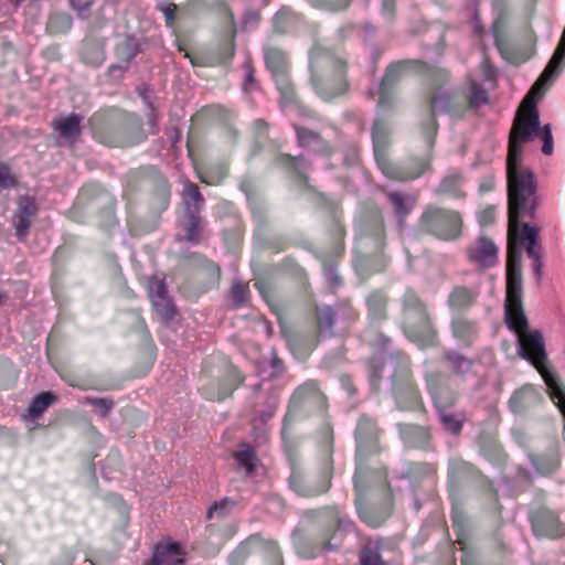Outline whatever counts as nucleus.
Here are the masks:
<instances>
[{
    "label": "nucleus",
    "instance_id": "f257e3e1",
    "mask_svg": "<svg viewBox=\"0 0 565 565\" xmlns=\"http://www.w3.org/2000/svg\"><path fill=\"white\" fill-rule=\"evenodd\" d=\"M379 429L375 423L366 417L361 416L355 430L356 439V470L354 475L355 487V505L360 518L370 526L377 527L382 524V520L371 515L363 508V500L369 490L382 489L386 484V475L384 472H370L365 468V457L367 454L376 451Z\"/></svg>",
    "mask_w": 565,
    "mask_h": 565
},
{
    "label": "nucleus",
    "instance_id": "f03ea898",
    "mask_svg": "<svg viewBox=\"0 0 565 565\" xmlns=\"http://www.w3.org/2000/svg\"><path fill=\"white\" fill-rule=\"evenodd\" d=\"M310 83L316 93L330 100L345 93V61L333 51L316 44L309 52Z\"/></svg>",
    "mask_w": 565,
    "mask_h": 565
},
{
    "label": "nucleus",
    "instance_id": "7ed1b4c3",
    "mask_svg": "<svg viewBox=\"0 0 565 565\" xmlns=\"http://www.w3.org/2000/svg\"><path fill=\"white\" fill-rule=\"evenodd\" d=\"M385 245V230L377 207L361 209L355 220L353 265L358 271L370 267L371 259L381 255Z\"/></svg>",
    "mask_w": 565,
    "mask_h": 565
},
{
    "label": "nucleus",
    "instance_id": "20e7f679",
    "mask_svg": "<svg viewBox=\"0 0 565 565\" xmlns=\"http://www.w3.org/2000/svg\"><path fill=\"white\" fill-rule=\"evenodd\" d=\"M402 311L404 333L409 341L420 349L438 344V332L427 307L413 290L404 294Z\"/></svg>",
    "mask_w": 565,
    "mask_h": 565
},
{
    "label": "nucleus",
    "instance_id": "39448f33",
    "mask_svg": "<svg viewBox=\"0 0 565 565\" xmlns=\"http://www.w3.org/2000/svg\"><path fill=\"white\" fill-rule=\"evenodd\" d=\"M422 231L443 241H455L461 235L462 218L459 212L428 205L419 220Z\"/></svg>",
    "mask_w": 565,
    "mask_h": 565
},
{
    "label": "nucleus",
    "instance_id": "423d86ee",
    "mask_svg": "<svg viewBox=\"0 0 565 565\" xmlns=\"http://www.w3.org/2000/svg\"><path fill=\"white\" fill-rule=\"evenodd\" d=\"M326 406V398L320 392L317 382L308 381L299 386L292 394L287 414L284 418L281 437L286 441L289 425L296 419L298 413L303 411L310 413L312 411H322Z\"/></svg>",
    "mask_w": 565,
    "mask_h": 565
},
{
    "label": "nucleus",
    "instance_id": "0eeeda50",
    "mask_svg": "<svg viewBox=\"0 0 565 565\" xmlns=\"http://www.w3.org/2000/svg\"><path fill=\"white\" fill-rule=\"evenodd\" d=\"M387 143H374V156L379 168L390 179L408 181L419 178L427 169L426 159H412L407 166H397L386 157Z\"/></svg>",
    "mask_w": 565,
    "mask_h": 565
},
{
    "label": "nucleus",
    "instance_id": "6e6552de",
    "mask_svg": "<svg viewBox=\"0 0 565 565\" xmlns=\"http://www.w3.org/2000/svg\"><path fill=\"white\" fill-rule=\"evenodd\" d=\"M407 62L392 63L385 72L384 77L376 84L375 88H371V95H379L377 107L386 109L394 103L395 85L407 70Z\"/></svg>",
    "mask_w": 565,
    "mask_h": 565
},
{
    "label": "nucleus",
    "instance_id": "1a4fd4ad",
    "mask_svg": "<svg viewBox=\"0 0 565 565\" xmlns=\"http://www.w3.org/2000/svg\"><path fill=\"white\" fill-rule=\"evenodd\" d=\"M452 338L465 348L471 347L479 338V322L463 313H454L450 319Z\"/></svg>",
    "mask_w": 565,
    "mask_h": 565
},
{
    "label": "nucleus",
    "instance_id": "9d476101",
    "mask_svg": "<svg viewBox=\"0 0 565 565\" xmlns=\"http://www.w3.org/2000/svg\"><path fill=\"white\" fill-rule=\"evenodd\" d=\"M147 289L156 312L163 319H171L174 316V307L168 295L164 279L157 276L150 277Z\"/></svg>",
    "mask_w": 565,
    "mask_h": 565
},
{
    "label": "nucleus",
    "instance_id": "9b49d317",
    "mask_svg": "<svg viewBox=\"0 0 565 565\" xmlns=\"http://www.w3.org/2000/svg\"><path fill=\"white\" fill-rule=\"evenodd\" d=\"M326 513L328 516V529L320 544L328 551H334L339 546L341 532L349 531L352 527V523L337 508L327 509Z\"/></svg>",
    "mask_w": 565,
    "mask_h": 565
},
{
    "label": "nucleus",
    "instance_id": "f8f14e48",
    "mask_svg": "<svg viewBox=\"0 0 565 565\" xmlns=\"http://www.w3.org/2000/svg\"><path fill=\"white\" fill-rule=\"evenodd\" d=\"M289 484L298 495L310 498L324 493L330 487V481L327 473L313 481L309 476L295 470L289 478Z\"/></svg>",
    "mask_w": 565,
    "mask_h": 565
},
{
    "label": "nucleus",
    "instance_id": "ddd939ff",
    "mask_svg": "<svg viewBox=\"0 0 565 565\" xmlns=\"http://www.w3.org/2000/svg\"><path fill=\"white\" fill-rule=\"evenodd\" d=\"M470 262L481 268H489L498 262V247L488 237L480 236L468 249Z\"/></svg>",
    "mask_w": 565,
    "mask_h": 565
},
{
    "label": "nucleus",
    "instance_id": "4468645a",
    "mask_svg": "<svg viewBox=\"0 0 565 565\" xmlns=\"http://www.w3.org/2000/svg\"><path fill=\"white\" fill-rule=\"evenodd\" d=\"M35 201L31 196H20L18 207L13 215V227L19 241H23L29 233L32 223V216L36 213Z\"/></svg>",
    "mask_w": 565,
    "mask_h": 565
},
{
    "label": "nucleus",
    "instance_id": "2eb2a0df",
    "mask_svg": "<svg viewBox=\"0 0 565 565\" xmlns=\"http://www.w3.org/2000/svg\"><path fill=\"white\" fill-rule=\"evenodd\" d=\"M235 54L234 36L226 39L216 49H213L201 56V62L198 65L202 66H218L227 65L231 63ZM193 65H196L194 60H191Z\"/></svg>",
    "mask_w": 565,
    "mask_h": 565
},
{
    "label": "nucleus",
    "instance_id": "dca6fc26",
    "mask_svg": "<svg viewBox=\"0 0 565 565\" xmlns=\"http://www.w3.org/2000/svg\"><path fill=\"white\" fill-rule=\"evenodd\" d=\"M426 382L434 404L436 405V399L438 398L444 402L446 409H451L456 402L457 395L445 383L444 376L439 373H430L426 375Z\"/></svg>",
    "mask_w": 565,
    "mask_h": 565
},
{
    "label": "nucleus",
    "instance_id": "f3484780",
    "mask_svg": "<svg viewBox=\"0 0 565 565\" xmlns=\"http://www.w3.org/2000/svg\"><path fill=\"white\" fill-rule=\"evenodd\" d=\"M477 298V291L465 286H456L448 295L447 306L452 315L463 313L476 303Z\"/></svg>",
    "mask_w": 565,
    "mask_h": 565
},
{
    "label": "nucleus",
    "instance_id": "a211bd4d",
    "mask_svg": "<svg viewBox=\"0 0 565 565\" xmlns=\"http://www.w3.org/2000/svg\"><path fill=\"white\" fill-rule=\"evenodd\" d=\"M263 53L266 67L273 77L288 73V55L281 47L268 44L264 46Z\"/></svg>",
    "mask_w": 565,
    "mask_h": 565
},
{
    "label": "nucleus",
    "instance_id": "6ab92c4d",
    "mask_svg": "<svg viewBox=\"0 0 565 565\" xmlns=\"http://www.w3.org/2000/svg\"><path fill=\"white\" fill-rule=\"evenodd\" d=\"M84 117L81 114L72 113L67 116H60L52 120L53 129L66 141L74 140L82 132V121Z\"/></svg>",
    "mask_w": 565,
    "mask_h": 565
},
{
    "label": "nucleus",
    "instance_id": "aec40b11",
    "mask_svg": "<svg viewBox=\"0 0 565 565\" xmlns=\"http://www.w3.org/2000/svg\"><path fill=\"white\" fill-rule=\"evenodd\" d=\"M540 399L539 390L534 385L527 384L514 392L509 401V407L514 414H520L536 405Z\"/></svg>",
    "mask_w": 565,
    "mask_h": 565
},
{
    "label": "nucleus",
    "instance_id": "412c9836",
    "mask_svg": "<svg viewBox=\"0 0 565 565\" xmlns=\"http://www.w3.org/2000/svg\"><path fill=\"white\" fill-rule=\"evenodd\" d=\"M386 198L399 224L417 204L416 195L401 191H388Z\"/></svg>",
    "mask_w": 565,
    "mask_h": 565
},
{
    "label": "nucleus",
    "instance_id": "4be33fe9",
    "mask_svg": "<svg viewBox=\"0 0 565 565\" xmlns=\"http://www.w3.org/2000/svg\"><path fill=\"white\" fill-rule=\"evenodd\" d=\"M529 458L541 475H551L555 472L561 463L559 447L557 443H553L543 455H529Z\"/></svg>",
    "mask_w": 565,
    "mask_h": 565
},
{
    "label": "nucleus",
    "instance_id": "5701e85b",
    "mask_svg": "<svg viewBox=\"0 0 565 565\" xmlns=\"http://www.w3.org/2000/svg\"><path fill=\"white\" fill-rule=\"evenodd\" d=\"M534 530L551 539L565 534V526L559 522L557 513L550 510L534 523Z\"/></svg>",
    "mask_w": 565,
    "mask_h": 565
},
{
    "label": "nucleus",
    "instance_id": "b1692460",
    "mask_svg": "<svg viewBox=\"0 0 565 565\" xmlns=\"http://www.w3.org/2000/svg\"><path fill=\"white\" fill-rule=\"evenodd\" d=\"M276 88L279 92V106L281 109L296 107L298 105L297 94L289 78V73L273 77Z\"/></svg>",
    "mask_w": 565,
    "mask_h": 565
},
{
    "label": "nucleus",
    "instance_id": "393cba45",
    "mask_svg": "<svg viewBox=\"0 0 565 565\" xmlns=\"http://www.w3.org/2000/svg\"><path fill=\"white\" fill-rule=\"evenodd\" d=\"M299 23L300 17L288 7H282L273 19L274 30L281 34L292 32Z\"/></svg>",
    "mask_w": 565,
    "mask_h": 565
},
{
    "label": "nucleus",
    "instance_id": "a878e982",
    "mask_svg": "<svg viewBox=\"0 0 565 565\" xmlns=\"http://www.w3.org/2000/svg\"><path fill=\"white\" fill-rule=\"evenodd\" d=\"M436 409L445 429L452 434L460 433L465 420V416L461 413H455L451 409H446L444 402L438 398L436 399Z\"/></svg>",
    "mask_w": 565,
    "mask_h": 565
},
{
    "label": "nucleus",
    "instance_id": "bb28decb",
    "mask_svg": "<svg viewBox=\"0 0 565 565\" xmlns=\"http://www.w3.org/2000/svg\"><path fill=\"white\" fill-rule=\"evenodd\" d=\"M462 177L459 172L452 171L448 173L440 182L437 192L448 194L455 198H462L463 192L461 191Z\"/></svg>",
    "mask_w": 565,
    "mask_h": 565
},
{
    "label": "nucleus",
    "instance_id": "cd10ccee",
    "mask_svg": "<svg viewBox=\"0 0 565 565\" xmlns=\"http://www.w3.org/2000/svg\"><path fill=\"white\" fill-rule=\"evenodd\" d=\"M370 319L377 322L385 318L386 297L381 291H375L366 299Z\"/></svg>",
    "mask_w": 565,
    "mask_h": 565
},
{
    "label": "nucleus",
    "instance_id": "c85d7f7f",
    "mask_svg": "<svg viewBox=\"0 0 565 565\" xmlns=\"http://www.w3.org/2000/svg\"><path fill=\"white\" fill-rule=\"evenodd\" d=\"M55 395L50 392L36 395L29 405V415L33 419L38 418L55 402Z\"/></svg>",
    "mask_w": 565,
    "mask_h": 565
},
{
    "label": "nucleus",
    "instance_id": "c756f323",
    "mask_svg": "<svg viewBox=\"0 0 565 565\" xmlns=\"http://www.w3.org/2000/svg\"><path fill=\"white\" fill-rule=\"evenodd\" d=\"M235 459L238 466L246 470L247 475H250L258 463L254 449L246 444L242 445L241 449L235 452Z\"/></svg>",
    "mask_w": 565,
    "mask_h": 565
},
{
    "label": "nucleus",
    "instance_id": "7c9ffc66",
    "mask_svg": "<svg viewBox=\"0 0 565 565\" xmlns=\"http://www.w3.org/2000/svg\"><path fill=\"white\" fill-rule=\"evenodd\" d=\"M467 98L469 107L472 109H478L480 106L489 103L488 92L475 79H471L469 83V93Z\"/></svg>",
    "mask_w": 565,
    "mask_h": 565
},
{
    "label": "nucleus",
    "instance_id": "2f4dec72",
    "mask_svg": "<svg viewBox=\"0 0 565 565\" xmlns=\"http://www.w3.org/2000/svg\"><path fill=\"white\" fill-rule=\"evenodd\" d=\"M431 108L435 115L438 114H455L452 109V96L451 94L439 89L431 100Z\"/></svg>",
    "mask_w": 565,
    "mask_h": 565
},
{
    "label": "nucleus",
    "instance_id": "473e14b6",
    "mask_svg": "<svg viewBox=\"0 0 565 565\" xmlns=\"http://www.w3.org/2000/svg\"><path fill=\"white\" fill-rule=\"evenodd\" d=\"M445 358L456 374L465 375L471 370L472 361L458 352H448Z\"/></svg>",
    "mask_w": 565,
    "mask_h": 565
},
{
    "label": "nucleus",
    "instance_id": "72a5a7b5",
    "mask_svg": "<svg viewBox=\"0 0 565 565\" xmlns=\"http://www.w3.org/2000/svg\"><path fill=\"white\" fill-rule=\"evenodd\" d=\"M198 210H191V206L186 207L188 223L185 226V237L189 242L196 243L199 241V227L200 217L198 216Z\"/></svg>",
    "mask_w": 565,
    "mask_h": 565
},
{
    "label": "nucleus",
    "instance_id": "f704fd0d",
    "mask_svg": "<svg viewBox=\"0 0 565 565\" xmlns=\"http://www.w3.org/2000/svg\"><path fill=\"white\" fill-rule=\"evenodd\" d=\"M392 125L382 118L374 120L372 126V141H384L392 136Z\"/></svg>",
    "mask_w": 565,
    "mask_h": 565
},
{
    "label": "nucleus",
    "instance_id": "c9c22d12",
    "mask_svg": "<svg viewBox=\"0 0 565 565\" xmlns=\"http://www.w3.org/2000/svg\"><path fill=\"white\" fill-rule=\"evenodd\" d=\"M360 565H387L376 546L366 545L360 554Z\"/></svg>",
    "mask_w": 565,
    "mask_h": 565
},
{
    "label": "nucleus",
    "instance_id": "e433bc0d",
    "mask_svg": "<svg viewBox=\"0 0 565 565\" xmlns=\"http://www.w3.org/2000/svg\"><path fill=\"white\" fill-rule=\"evenodd\" d=\"M183 200L185 202L186 207L190 206L189 201L193 202V206H191L192 211H195V209L199 211V204L203 203V196L200 193L199 188L191 182L184 183Z\"/></svg>",
    "mask_w": 565,
    "mask_h": 565
},
{
    "label": "nucleus",
    "instance_id": "4c0bfd02",
    "mask_svg": "<svg viewBox=\"0 0 565 565\" xmlns=\"http://www.w3.org/2000/svg\"><path fill=\"white\" fill-rule=\"evenodd\" d=\"M312 7L327 10L330 12H338L345 10L351 0H307Z\"/></svg>",
    "mask_w": 565,
    "mask_h": 565
},
{
    "label": "nucleus",
    "instance_id": "58836bf2",
    "mask_svg": "<svg viewBox=\"0 0 565 565\" xmlns=\"http://www.w3.org/2000/svg\"><path fill=\"white\" fill-rule=\"evenodd\" d=\"M334 323V312L331 307H324L318 311V326L320 333H331Z\"/></svg>",
    "mask_w": 565,
    "mask_h": 565
},
{
    "label": "nucleus",
    "instance_id": "ea45409f",
    "mask_svg": "<svg viewBox=\"0 0 565 565\" xmlns=\"http://www.w3.org/2000/svg\"><path fill=\"white\" fill-rule=\"evenodd\" d=\"M288 344L292 353L297 356V359H305L313 349L312 342H306L302 348V339L299 335H292L288 339Z\"/></svg>",
    "mask_w": 565,
    "mask_h": 565
},
{
    "label": "nucleus",
    "instance_id": "a19ab883",
    "mask_svg": "<svg viewBox=\"0 0 565 565\" xmlns=\"http://www.w3.org/2000/svg\"><path fill=\"white\" fill-rule=\"evenodd\" d=\"M85 403L96 407L102 417L107 416L115 406L114 401L106 397H86Z\"/></svg>",
    "mask_w": 565,
    "mask_h": 565
},
{
    "label": "nucleus",
    "instance_id": "79ce46f5",
    "mask_svg": "<svg viewBox=\"0 0 565 565\" xmlns=\"http://www.w3.org/2000/svg\"><path fill=\"white\" fill-rule=\"evenodd\" d=\"M247 287L241 281H234L231 288V299L235 307H241L247 301Z\"/></svg>",
    "mask_w": 565,
    "mask_h": 565
},
{
    "label": "nucleus",
    "instance_id": "37998d69",
    "mask_svg": "<svg viewBox=\"0 0 565 565\" xmlns=\"http://www.w3.org/2000/svg\"><path fill=\"white\" fill-rule=\"evenodd\" d=\"M250 541L242 543L237 548L228 556L230 565H243V563L247 559L250 554L249 545Z\"/></svg>",
    "mask_w": 565,
    "mask_h": 565
},
{
    "label": "nucleus",
    "instance_id": "c03bdc74",
    "mask_svg": "<svg viewBox=\"0 0 565 565\" xmlns=\"http://www.w3.org/2000/svg\"><path fill=\"white\" fill-rule=\"evenodd\" d=\"M282 164L288 169L294 170L299 175H305V171L307 169V163L302 157H291L289 154H284L281 157Z\"/></svg>",
    "mask_w": 565,
    "mask_h": 565
},
{
    "label": "nucleus",
    "instance_id": "a18cd8bd",
    "mask_svg": "<svg viewBox=\"0 0 565 565\" xmlns=\"http://www.w3.org/2000/svg\"><path fill=\"white\" fill-rule=\"evenodd\" d=\"M15 186V178L10 168L0 162V192Z\"/></svg>",
    "mask_w": 565,
    "mask_h": 565
},
{
    "label": "nucleus",
    "instance_id": "49530a36",
    "mask_svg": "<svg viewBox=\"0 0 565 565\" xmlns=\"http://www.w3.org/2000/svg\"><path fill=\"white\" fill-rule=\"evenodd\" d=\"M233 507V501L228 499L221 500L210 508L207 511V519H213L215 515L224 516L231 511Z\"/></svg>",
    "mask_w": 565,
    "mask_h": 565
},
{
    "label": "nucleus",
    "instance_id": "de8ad7c7",
    "mask_svg": "<svg viewBox=\"0 0 565 565\" xmlns=\"http://www.w3.org/2000/svg\"><path fill=\"white\" fill-rule=\"evenodd\" d=\"M244 67H245V76L243 79V89L245 92L257 90L258 84L254 76V70L252 68V66L249 65L248 62H245Z\"/></svg>",
    "mask_w": 565,
    "mask_h": 565
},
{
    "label": "nucleus",
    "instance_id": "09e8293b",
    "mask_svg": "<svg viewBox=\"0 0 565 565\" xmlns=\"http://www.w3.org/2000/svg\"><path fill=\"white\" fill-rule=\"evenodd\" d=\"M296 134H297V141L299 142H302V141H315L317 139H321L322 136L312 130V129H309L307 127H302V126H296Z\"/></svg>",
    "mask_w": 565,
    "mask_h": 565
},
{
    "label": "nucleus",
    "instance_id": "8fccbe9b",
    "mask_svg": "<svg viewBox=\"0 0 565 565\" xmlns=\"http://www.w3.org/2000/svg\"><path fill=\"white\" fill-rule=\"evenodd\" d=\"M252 129L256 139L271 138L269 135V125L263 119H256L253 122Z\"/></svg>",
    "mask_w": 565,
    "mask_h": 565
},
{
    "label": "nucleus",
    "instance_id": "3c124183",
    "mask_svg": "<svg viewBox=\"0 0 565 565\" xmlns=\"http://www.w3.org/2000/svg\"><path fill=\"white\" fill-rule=\"evenodd\" d=\"M117 51L118 53L122 51L125 53V60L129 62L135 56H137L140 50L136 42H134L132 40H128L124 43L122 46H119Z\"/></svg>",
    "mask_w": 565,
    "mask_h": 565
},
{
    "label": "nucleus",
    "instance_id": "603ef678",
    "mask_svg": "<svg viewBox=\"0 0 565 565\" xmlns=\"http://www.w3.org/2000/svg\"><path fill=\"white\" fill-rule=\"evenodd\" d=\"M511 435L513 440L522 448H526L529 446V436L526 430L521 426H514L511 429Z\"/></svg>",
    "mask_w": 565,
    "mask_h": 565
},
{
    "label": "nucleus",
    "instance_id": "864d4df0",
    "mask_svg": "<svg viewBox=\"0 0 565 565\" xmlns=\"http://www.w3.org/2000/svg\"><path fill=\"white\" fill-rule=\"evenodd\" d=\"M495 218V206L488 205L478 213L479 223L482 226L493 223Z\"/></svg>",
    "mask_w": 565,
    "mask_h": 565
},
{
    "label": "nucleus",
    "instance_id": "5fc2aeb1",
    "mask_svg": "<svg viewBox=\"0 0 565 565\" xmlns=\"http://www.w3.org/2000/svg\"><path fill=\"white\" fill-rule=\"evenodd\" d=\"M258 21H259L258 12L255 10L247 9L243 15L242 26H243V29L247 30L249 28L256 26Z\"/></svg>",
    "mask_w": 565,
    "mask_h": 565
},
{
    "label": "nucleus",
    "instance_id": "6e6d98bb",
    "mask_svg": "<svg viewBox=\"0 0 565 565\" xmlns=\"http://www.w3.org/2000/svg\"><path fill=\"white\" fill-rule=\"evenodd\" d=\"M156 8L163 13L167 24L171 26L175 18V6L170 3H158Z\"/></svg>",
    "mask_w": 565,
    "mask_h": 565
},
{
    "label": "nucleus",
    "instance_id": "4d7b16f0",
    "mask_svg": "<svg viewBox=\"0 0 565 565\" xmlns=\"http://www.w3.org/2000/svg\"><path fill=\"white\" fill-rule=\"evenodd\" d=\"M138 95L139 97L141 98V100L143 102L147 110H151V111H156L157 110V105L154 104V102L151 99V97L148 95V90L146 87L141 88V87H138Z\"/></svg>",
    "mask_w": 565,
    "mask_h": 565
},
{
    "label": "nucleus",
    "instance_id": "13d9d810",
    "mask_svg": "<svg viewBox=\"0 0 565 565\" xmlns=\"http://www.w3.org/2000/svg\"><path fill=\"white\" fill-rule=\"evenodd\" d=\"M226 177V172L224 170L220 171L217 174L204 175L200 174V180L206 184H215L221 182Z\"/></svg>",
    "mask_w": 565,
    "mask_h": 565
},
{
    "label": "nucleus",
    "instance_id": "bf43d9fd",
    "mask_svg": "<svg viewBox=\"0 0 565 565\" xmlns=\"http://www.w3.org/2000/svg\"><path fill=\"white\" fill-rule=\"evenodd\" d=\"M277 405H278L277 398H271L269 402L268 408L265 412L260 413V420L267 422L269 418H271L275 414Z\"/></svg>",
    "mask_w": 565,
    "mask_h": 565
},
{
    "label": "nucleus",
    "instance_id": "052dcab7",
    "mask_svg": "<svg viewBox=\"0 0 565 565\" xmlns=\"http://www.w3.org/2000/svg\"><path fill=\"white\" fill-rule=\"evenodd\" d=\"M324 275L333 285L340 284V277L332 265L324 266Z\"/></svg>",
    "mask_w": 565,
    "mask_h": 565
},
{
    "label": "nucleus",
    "instance_id": "680f3d73",
    "mask_svg": "<svg viewBox=\"0 0 565 565\" xmlns=\"http://www.w3.org/2000/svg\"><path fill=\"white\" fill-rule=\"evenodd\" d=\"M395 10V1L394 0H383L382 2V14L391 18Z\"/></svg>",
    "mask_w": 565,
    "mask_h": 565
},
{
    "label": "nucleus",
    "instance_id": "e2e57ef3",
    "mask_svg": "<svg viewBox=\"0 0 565 565\" xmlns=\"http://www.w3.org/2000/svg\"><path fill=\"white\" fill-rule=\"evenodd\" d=\"M370 384H371V387L373 390H376L377 388V383H379V380H380V373L377 371V367L375 365H371V370H370Z\"/></svg>",
    "mask_w": 565,
    "mask_h": 565
},
{
    "label": "nucleus",
    "instance_id": "0e129e2a",
    "mask_svg": "<svg viewBox=\"0 0 565 565\" xmlns=\"http://www.w3.org/2000/svg\"><path fill=\"white\" fill-rule=\"evenodd\" d=\"M254 287L259 291V294L262 295V297L264 299H267L268 296H269V290H268V286H267V282L263 281V280H256L254 282Z\"/></svg>",
    "mask_w": 565,
    "mask_h": 565
},
{
    "label": "nucleus",
    "instance_id": "69168bd1",
    "mask_svg": "<svg viewBox=\"0 0 565 565\" xmlns=\"http://www.w3.org/2000/svg\"><path fill=\"white\" fill-rule=\"evenodd\" d=\"M493 186H494L493 178L488 177V178H486V179H483L481 181V183L479 185V191L482 192V193L483 192H489V191H491L493 189Z\"/></svg>",
    "mask_w": 565,
    "mask_h": 565
},
{
    "label": "nucleus",
    "instance_id": "338daca9",
    "mask_svg": "<svg viewBox=\"0 0 565 565\" xmlns=\"http://www.w3.org/2000/svg\"><path fill=\"white\" fill-rule=\"evenodd\" d=\"M147 124L150 127V130L153 132L158 125V117L156 115V111L148 110Z\"/></svg>",
    "mask_w": 565,
    "mask_h": 565
},
{
    "label": "nucleus",
    "instance_id": "774afa93",
    "mask_svg": "<svg viewBox=\"0 0 565 565\" xmlns=\"http://www.w3.org/2000/svg\"><path fill=\"white\" fill-rule=\"evenodd\" d=\"M73 561H74V555L72 552L68 551L62 555L58 565H72Z\"/></svg>",
    "mask_w": 565,
    "mask_h": 565
}]
</instances>
